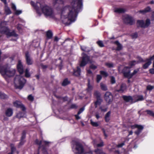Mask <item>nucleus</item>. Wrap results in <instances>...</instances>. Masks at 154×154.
I'll return each instance as SVG.
<instances>
[{
	"label": "nucleus",
	"instance_id": "393cba45",
	"mask_svg": "<svg viewBox=\"0 0 154 154\" xmlns=\"http://www.w3.org/2000/svg\"><path fill=\"white\" fill-rule=\"evenodd\" d=\"M46 36L48 39H51L53 36V33L51 30H48L46 32Z\"/></svg>",
	"mask_w": 154,
	"mask_h": 154
},
{
	"label": "nucleus",
	"instance_id": "49530a36",
	"mask_svg": "<svg viewBox=\"0 0 154 154\" xmlns=\"http://www.w3.org/2000/svg\"><path fill=\"white\" fill-rule=\"evenodd\" d=\"M14 11V14L16 15H18L22 13V11L21 10H17V9Z\"/></svg>",
	"mask_w": 154,
	"mask_h": 154
},
{
	"label": "nucleus",
	"instance_id": "58836bf2",
	"mask_svg": "<svg viewBox=\"0 0 154 154\" xmlns=\"http://www.w3.org/2000/svg\"><path fill=\"white\" fill-rule=\"evenodd\" d=\"M130 35L131 37L132 38H136L138 37V34L137 32H136L131 34Z\"/></svg>",
	"mask_w": 154,
	"mask_h": 154
},
{
	"label": "nucleus",
	"instance_id": "f03ea898",
	"mask_svg": "<svg viewBox=\"0 0 154 154\" xmlns=\"http://www.w3.org/2000/svg\"><path fill=\"white\" fill-rule=\"evenodd\" d=\"M26 82V80L23 77L18 76L14 78V85L16 89H22Z\"/></svg>",
	"mask_w": 154,
	"mask_h": 154
},
{
	"label": "nucleus",
	"instance_id": "bb28decb",
	"mask_svg": "<svg viewBox=\"0 0 154 154\" xmlns=\"http://www.w3.org/2000/svg\"><path fill=\"white\" fill-rule=\"evenodd\" d=\"M94 95L96 99H101V94L100 92L97 91H95L94 93Z\"/></svg>",
	"mask_w": 154,
	"mask_h": 154
},
{
	"label": "nucleus",
	"instance_id": "37998d69",
	"mask_svg": "<svg viewBox=\"0 0 154 154\" xmlns=\"http://www.w3.org/2000/svg\"><path fill=\"white\" fill-rule=\"evenodd\" d=\"M35 143L36 144L39 146V147H40H40H41V144L42 143V141H41V140L40 141V140H38V139H37L35 140Z\"/></svg>",
	"mask_w": 154,
	"mask_h": 154
},
{
	"label": "nucleus",
	"instance_id": "69168bd1",
	"mask_svg": "<svg viewBox=\"0 0 154 154\" xmlns=\"http://www.w3.org/2000/svg\"><path fill=\"white\" fill-rule=\"evenodd\" d=\"M84 107H82L81 108L79 111L78 112V115H80L81 113H82L84 110Z\"/></svg>",
	"mask_w": 154,
	"mask_h": 154
},
{
	"label": "nucleus",
	"instance_id": "f3484780",
	"mask_svg": "<svg viewBox=\"0 0 154 154\" xmlns=\"http://www.w3.org/2000/svg\"><path fill=\"white\" fill-rule=\"evenodd\" d=\"M151 11V8L149 6H148L144 8V9L139 11V12L143 14H144L146 13L150 12Z\"/></svg>",
	"mask_w": 154,
	"mask_h": 154
},
{
	"label": "nucleus",
	"instance_id": "79ce46f5",
	"mask_svg": "<svg viewBox=\"0 0 154 154\" xmlns=\"http://www.w3.org/2000/svg\"><path fill=\"white\" fill-rule=\"evenodd\" d=\"M97 44L100 47H104V45L103 42L101 41H99L97 42Z\"/></svg>",
	"mask_w": 154,
	"mask_h": 154
},
{
	"label": "nucleus",
	"instance_id": "423d86ee",
	"mask_svg": "<svg viewBox=\"0 0 154 154\" xmlns=\"http://www.w3.org/2000/svg\"><path fill=\"white\" fill-rule=\"evenodd\" d=\"M82 60L80 64V66L81 67H84L88 63H92L90 56L86 54L83 53L82 54Z\"/></svg>",
	"mask_w": 154,
	"mask_h": 154
},
{
	"label": "nucleus",
	"instance_id": "72a5a7b5",
	"mask_svg": "<svg viewBox=\"0 0 154 154\" xmlns=\"http://www.w3.org/2000/svg\"><path fill=\"white\" fill-rule=\"evenodd\" d=\"M5 11L7 14H10V9L9 8V7L8 6L7 4H5Z\"/></svg>",
	"mask_w": 154,
	"mask_h": 154
},
{
	"label": "nucleus",
	"instance_id": "473e14b6",
	"mask_svg": "<svg viewBox=\"0 0 154 154\" xmlns=\"http://www.w3.org/2000/svg\"><path fill=\"white\" fill-rule=\"evenodd\" d=\"M53 4L55 5L56 4H63V0H53Z\"/></svg>",
	"mask_w": 154,
	"mask_h": 154
},
{
	"label": "nucleus",
	"instance_id": "09e8293b",
	"mask_svg": "<svg viewBox=\"0 0 154 154\" xmlns=\"http://www.w3.org/2000/svg\"><path fill=\"white\" fill-rule=\"evenodd\" d=\"M104 145V143L102 140H101L100 143H98L97 144V147H101Z\"/></svg>",
	"mask_w": 154,
	"mask_h": 154
},
{
	"label": "nucleus",
	"instance_id": "39448f33",
	"mask_svg": "<svg viewBox=\"0 0 154 154\" xmlns=\"http://www.w3.org/2000/svg\"><path fill=\"white\" fill-rule=\"evenodd\" d=\"M39 4L42 12L45 16L50 17L53 16L54 11L51 7L46 5L42 6L40 3Z\"/></svg>",
	"mask_w": 154,
	"mask_h": 154
},
{
	"label": "nucleus",
	"instance_id": "7ed1b4c3",
	"mask_svg": "<svg viewBox=\"0 0 154 154\" xmlns=\"http://www.w3.org/2000/svg\"><path fill=\"white\" fill-rule=\"evenodd\" d=\"M72 144L73 145V147L75 148V149L76 151L75 152V154H84L85 150L82 143L78 141L73 140L72 141Z\"/></svg>",
	"mask_w": 154,
	"mask_h": 154
},
{
	"label": "nucleus",
	"instance_id": "c9c22d12",
	"mask_svg": "<svg viewBox=\"0 0 154 154\" xmlns=\"http://www.w3.org/2000/svg\"><path fill=\"white\" fill-rule=\"evenodd\" d=\"M7 96L5 94L0 92V98L2 99H5L7 98Z\"/></svg>",
	"mask_w": 154,
	"mask_h": 154
},
{
	"label": "nucleus",
	"instance_id": "bf43d9fd",
	"mask_svg": "<svg viewBox=\"0 0 154 154\" xmlns=\"http://www.w3.org/2000/svg\"><path fill=\"white\" fill-rule=\"evenodd\" d=\"M89 68L91 69L94 70L97 69V66L94 65L93 64H92L90 66Z\"/></svg>",
	"mask_w": 154,
	"mask_h": 154
},
{
	"label": "nucleus",
	"instance_id": "4d7b16f0",
	"mask_svg": "<svg viewBox=\"0 0 154 154\" xmlns=\"http://www.w3.org/2000/svg\"><path fill=\"white\" fill-rule=\"evenodd\" d=\"M77 107L78 106L76 104H71L70 106V109H76Z\"/></svg>",
	"mask_w": 154,
	"mask_h": 154
},
{
	"label": "nucleus",
	"instance_id": "dca6fc26",
	"mask_svg": "<svg viewBox=\"0 0 154 154\" xmlns=\"http://www.w3.org/2000/svg\"><path fill=\"white\" fill-rule=\"evenodd\" d=\"M18 35L16 33L14 30L10 32V40L16 41L18 38Z\"/></svg>",
	"mask_w": 154,
	"mask_h": 154
},
{
	"label": "nucleus",
	"instance_id": "5fc2aeb1",
	"mask_svg": "<svg viewBox=\"0 0 154 154\" xmlns=\"http://www.w3.org/2000/svg\"><path fill=\"white\" fill-rule=\"evenodd\" d=\"M136 62V61L135 60H132L131 61L129 62V64L131 67H132L135 65V63Z\"/></svg>",
	"mask_w": 154,
	"mask_h": 154
},
{
	"label": "nucleus",
	"instance_id": "c85d7f7f",
	"mask_svg": "<svg viewBox=\"0 0 154 154\" xmlns=\"http://www.w3.org/2000/svg\"><path fill=\"white\" fill-rule=\"evenodd\" d=\"M17 28L19 31V32L20 34H23V30L21 24H18L17 25Z\"/></svg>",
	"mask_w": 154,
	"mask_h": 154
},
{
	"label": "nucleus",
	"instance_id": "774afa93",
	"mask_svg": "<svg viewBox=\"0 0 154 154\" xmlns=\"http://www.w3.org/2000/svg\"><path fill=\"white\" fill-rule=\"evenodd\" d=\"M153 60H154V55L150 57L149 58H147L146 59V61H151Z\"/></svg>",
	"mask_w": 154,
	"mask_h": 154
},
{
	"label": "nucleus",
	"instance_id": "603ef678",
	"mask_svg": "<svg viewBox=\"0 0 154 154\" xmlns=\"http://www.w3.org/2000/svg\"><path fill=\"white\" fill-rule=\"evenodd\" d=\"M28 99L30 101H33L34 100V98L33 96L31 94L29 95L27 97Z\"/></svg>",
	"mask_w": 154,
	"mask_h": 154
},
{
	"label": "nucleus",
	"instance_id": "a211bd4d",
	"mask_svg": "<svg viewBox=\"0 0 154 154\" xmlns=\"http://www.w3.org/2000/svg\"><path fill=\"white\" fill-rule=\"evenodd\" d=\"M126 89V86L125 84L122 83L120 86V88L116 90V91L119 93H123Z\"/></svg>",
	"mask_w": 154,
	"mask_h": 154
},
{
	"label": "nucleus",
	"instance_id": "f257e3e1",
	"mask_svg": "<svg viewBox=\"0 0 154 154\" xmlns=\"http://www.w3.org/2000/svg\"><path fill=\"white\" fill-rule=\"evenodd\" d=\"M82 0H73L71 6H68L69 12L68 14V19L71 22L75 21L78 13L81 11L82 7Z\"/></svg>",
	"mask_w": 154,
	"mask_h": 154
},
{
	"label": "nucleus",
	"instance_id": "4468645a",
	"mask_svg": "<svg viewBox=\"0 0 154 154\" xmlns=\"http://www.w3.org/2000/svg\"><path fill=\"white\" fill-rule=\"evenodd\" d=\"M17 70L19 74L22 75L24 72V69L23 65L20 60H19L17 64Z\"/></svg>",
	"mask_w": 154,
	"mask_h": 154
},
{
	"label": "nucleus",
	"instance_id": "aec40b11",
	"mask_svg": "<svg viewBox=\"0 0 154 154\" xmlns=\"http://www.w3.org/2000/svg\"><path fill=\"white\" fill-rule=\"evenodd\" d=\"M81 70L80 68L79 67H77V69H74L73 75L77 77L79 76L80 75Z\"/></svg>",
	"mask_w": 154,
	"mask_h": 154
},
{
	"label": "nucleus",
	"instance_id": "ea45409f",
	"mask_svg": "<svg viewBox=\"0 0 154 154\" xmlns=\"http://www.w3.org/2000/svg\"><path fill=\"white\" fill-rule=\"evenodd\" d=\"M26 131L25 130L23 131L22 134V136L21 138V139L24 140L26 137Z\"/></svg>",
	"mask_w": 154,
	"mask_h": 154
},
{
	"label": "nucleus",
	"instance_id": "a878e982",
	"mask_svg": "<svg viewBox=\"0 0 154 154\" xmlns=\"http://www.w3.org/2000/svg\"><path fill=\"white\" fill-rule=\"evenodd\" d=\"M70 84V81H69L68 78L64 79L62 83V85L63 86H66Z\"/></svg>",
	"mask_w": 154,
	"mask_h": 154
},
{
	"label": "nucleus",
	"instance_id": "412c9836",
	"mask_svg": "<svg viewBox=\"0 0 154 154\" xmlns=\"http://www.w3.org/2000/svg\"><path fill=\"white\" fill-rule=\"evenodd\" d=\"M126 11V10L122 8H115L114 12L117 14H123Z\"/></svg>",
	"mask_w": 154,
	"mask_h": 154
},
{
	"label": "nucleus",
	"instance_id": "2eb2a0df",
	"mask_svg": "<svg viewBox=\"0 0 154 154\" xmlns=\"http://www.w3.org/2000/svg\"><path fill=\"white\" fill-rule=\"evenodd\" d=\"M0 32L2 34H5L7 35V37L10 36V30L8 27L6 26L1 27Z\"/></svg>",
	"mask_w": 154,
	"mask_h": 154
},
{
	"label": "nucleus",
	"instance_id": "8fccbe9b",
	"mask_svg": "<svg viewBox=\"0 0 154 154\" xmlns=\"http://www.w3.org/2000/svg\"><path fill=\"white\" fill-rule=\"evenodd\" d=\"M25 142V141L24 140L20 139V142L18 144L19 147H20V146L23 145L24 144Z\"/></svg>",
	"mask_w": 154,
	"mask_h": 154
},
{
	"label": "nucleus",
	"instance_id": "3c124183",
	"mask_svg": "<svg viewBox=\"0 0 154 154\" xmlns=\"http://www.w3.org/2000/svg\"><path fill=\"white\" fill-rule=\"evenodd\" d=\"M154 88V86L148 85L146 87V90L149 91H151Z\"/></svg>",
	"mask_w": 154,
	"mask_h": 154
},
{
	"label": "nucleus",
	"instance_id": "1a4fd4ad",
	"mask_svg": "<svg viewBox=\"0 0 154 154\" xmlns=\"http://www.w3.org/2000/svg\"><path fill=\"white\" fill-rule=\"evenodd\" d=\"M131 67H129L127 66H125L122 70L121 73L123 74V76L125 78H126L128 74H129L130 72H131ZM118 70L119 72H120V66H119L118 67Z\"/></svg>",
	"mask_w": 154,
	"mask_h": 154
},
{
	"label": "nucleus",
	"instance_id": "de8ad7c7",
	"mask_svg": "<svg viewBox=\"0 0 154 154\" xmlns=\"http://www.w3.org/2000/svg\"><path fill=\"white\" fill-rule=\"evenodd\" d=\"M91 124L94 127H97L99 126V125L97 122H93L91 120Z\"/></svg>",
	"mask_w": 154,
	"mask_h": 154
},
{
	"label": "nucleus",
	"instance_id": "13d9d810",
	"mask_svg": "<svg viewBox=\"0 0 154 154\" xmlns=\"http://www.w3.org/2000/svg\"><path fill=\"white\" fill-rule=\"evenodd\" d=\"M106 65L109 68H112L113 67V64L112 63H107Z\"/></svg>",
	"mask_w": 154,
	"mask_h": 154
},
{
	"label": "nucleus",
	"instance_id": "6ab92c4d",
	"mask_svg": "<svg viewBox=\"0 0 154 154\" xmlns=\"http://www.w3.org/2000/svg\"><path fill=\"white\" fill-rule=\"evenodd\" d=\"M122 98L126 102H132L133 100L132 97L130 96L123 95L122 96Z\"/></svg>",
	"mask_w": 154,
	"mask_h": 154
},
{
	"label": "nucleus",
	"instance_id": "052dcab7",
	"mask_svg": "<svg viewBox=\"0 0 154 154\" xmlns=\"http://www.w3.org/2000/svg\"><path fill=\"white\" fill-rule=\"evenodd\" d=\"M31 5L35 7V9L37 11L39 9V8L38 7H37L36 5L35 6V3L34 2L31 1Z\"/></svg>",
	"mask_w": 154,
	"mask_h": 154
},
{
	"label": "nucleus",
	"instance_id": "2f4dec72",
	"mask_svg": "<svg viewBox=\"0 0 154 154\" xmlns=\"http://www.w3.org/2000/svg\"><path fill=\"white\" fill-rule=\"evenodd\" d=\"M147 62L144 64L143 66V67L144 69H146L148 68L151 63L152 62L151 61H146Z\"/></svg>",
	"mask_w": 154,
	"mask_h": 154
},
{
	"label": "nucleus",
	"instance_id": "a18cd8bd",
	"mask_svg": "<svg viewBox=\"0 0 154 154\" xmlns=\"http://www.w3.org/2000/svg\"><path fill=\"white\" fill-rule=\"evenodd\" d=\"M135 74L133 72L131 73V72H130L128 74V75H127L126 78H128V79H131L132 77Z\"/></svg>",
	"mask_w": 154,
	"mask_h": 154
},
{
	"label": "nucleus",
	"instance_id": "0e129e2a",
	"mask_svg": "<svg viewBox=\"0 0 154 154\" xmlns=\"http://www.w3.org/2000/svg\"><path fill=\"white\" fill-rule=\"evenodd\" d=\"M122 49V46L121 44L117 45V47L116 48V50L117 51H120Z\"/></svg>",
	"mask_w": 154,
	"mask_h": 154
},
{
	"label": "nucleus",
	"instance_id": "20e7f679",
	"mask_svg": "<svg viewBox=\"0 0 154 154\" xmlns=\"http://www.w3.org/2000/svg\"><path fill=\"white\" fill-rule=\"evenodd\" d=\"M0 72L7 82H9L10 79V71L8 64L5 65L1 68Z\"/></svg>",
	"mask_w": 154,
	"mask_h": 154
},
{
	"label": "nucleus",
	"instance_id": "cd10ccee",
	"mask_svg": "<svg viewBox=\"0 0 154 154\" xmlns=\"http://www.w3.org/2000/svg\"><path fill=\"white\" fill-rule=\"evenodd\" d=\"M96 101L94 102V106L95 108L97 107V105H100L101 104L102 101L101 99H96Z\"/></svg>",
	"mask_w": 154,
	"mask_h": 154
},
{
	"label": "nucleus",
	"instance_id": "864d4df0",
	"mask_svg": "<svg viewBox=\"0 0 154 154\" xmlns=\"http://www.w3.org/2000/svg\"><path fill=\"white\" fill-rule=\"evenodd\" d=\"M110 82L111 84H114L116 83L115 78L114 76H112L111 77Z\"/></svg>",
	"mask_w": 154,
	"mask_h": 154
},
{
	"label": "nucleus",
	"instance_id": "f8f14e48",
	"mask_svg": "<svg viewBox=\"0 0 154 154\" xmlns=\"http://www.w3.org/2000/svg\"><path fill=\"white\" fill-rule=\"evenodd\" d=\"M25 58L26 63L27 65H30L33 64V60L31 57L30 54L28 51H26L25 53Z\"/></svg>",
	"mask_w": 154,
	"mask_h": 154
},
{
	"label": "nucleus",
	"instance_id": "9d476101",
	"mask_svg": "<svg viewBox=\"0 0 154 154\" xmlns=\"http://www.w3.org/2000/svg\"><path fill=\"white\" fill-rule=\"evenodd\" d=\"M104 99L106 103L110 104L113 101V96L112 93L109 91H106L104 96Z\"/></svg>",
	"mask_w": 154,
	"mask_h": 154
},
{
	"label": "nucleus",
	"instance_id": "ddd939ff",
	"mask_svg": "<svg viewBox=\"0 0 154 154\" xmlns=\"http://www.w3.org/2000/svg\"><path fill=\"white\" fill-rule=\"evenodd\" d=\"M14 106L17 108H20L23 111H25L26 108L20 101L16 100L13 103Z\"/></svg>",
	"mask_w": 154,
	"mask_h": 154
},
{
	"label": "nucleus",
	"instance_id": "9b49d317",
	"mask_svg": "<svg viewBox=\"0 0 154 154\" xmlns=\"http://www.w3.org/2000/svg\"><path fill=\"white\" fill-rule=\"evenodd\" d=\"M131 128L132 129L135 128H137V130L134 132V133L137 135H138L140 134L143 129V127L142 125L137 124L131 125Z\"/></svg>",
	"mask_w": 154,
	"mask_h": 154
},
{
	"label": "nucleus",
	"instance_id": "6e6552de",
	"mask_svg": "<svg viewBox=\"0 0 154 154\" xmlns=\"http://www.w3.org/2000/svg\"><path fill=\"white\" fill-rule=\"evenodd\" d=\"M123 20L125 23L130 25H133L134 23V20L133 17L128 14L123 17Z\"/></svg>",
	"mask_w": 154,
	"mask_h": 154
},
{
	"label": "nucleus",
	"instance_id": "c03bdc74",
	"mask_svg": "<svg viewBox=\"0 0 154 154\" xmlns=\"http://www.w3.org/2000/svg\"><path fill=\"white\" fill-rule=\"evenodd\" d=\"M137 101H142L144 99L142 95H138L137 96Z\"/></svg>",
	"mask_w": 154,
	"mask_h": 154
},
{
	"label": "nucleus",
	"instance_id": "e2e57ef3",
	"mask_svg": "<svg viewBox=\"0 0 154 154\" xmlns=\"http://www.w3.org/2000/svg\"><path fill=\"white\" fill-rule=\"evenodd\" d=\"M11 8L14 11L16 10V7L15 5L13 3L11 4Z\"/></svg>",
	"mask_w": 154,
	"mask_h": 154
},
{
	"label": "nucleus",
	"instance_id": "4be33fe9",
	"mask_svg": "<svg viewBox=\"0 0 154 154\" xmlns=\"http://www.w3.org/2000/svg\"><path fill=\"white\" fill-rule=\"evenodd\" d=\"M87 86L88 87L86 89L87 92L91 93V91L93 90V86L90 84V81L89 79L88 81Z\"/></svg>",
	"mask_w": 154,
	"mask_h": 154
},
{
	"label": "nucleus",
	"instance_id": "e433bc0d",
	"mask_svg": "<svg viewBox=\"0 0 154 154\" xmlns=\"http://www.w3.org/2000/svg\"><path fill=\"white\" fill-rule=\"evenodd\" d=\"M42 153L43 154H48V152L46 149V147L44 145H42Z\"/></svg>",
	"mask_w": 154,
	"mask_h": 154
},
{
	"label": "nucleus",
	"instance_id": "a19ab883",
	"mask_svg": "<svg viewBox=\"0 0 154 154\" xmlns=\"http://www.w3.org/2000/svg\"><path fill=\"white\" fill-rule=\"evenodd\" d=\"M102 79V76L100 75H97L96 82L97 83L100 82Z\"/></svg>",
	"mask_w": 154,
	"mask_h": 154
},
{
	"label": "nucleus",
	"instance_id": "680f3d73",
	"mask_svg": "<svg viewBox=\"0 0 154 154\" xmlns=\"http://www.w3.org/2000/svg\"><path fill=\"white\" fill-rule=\"evenodd\" d=\"M100 109L102 112H105L107 111V108L106 107L104 108H103L102 106H100Z\"/></svg>",
	"mask_w": 154,
	"mask_h": 154
},
{
	"label": "nucleus",
	"instance_id": "c756f323",
	"mask_svg": "<svg viewBox=\"0 0 154 154\" xmlns=\"http://www.w3.org/2000/svg\"><path fill=\"white\" fill-rule=\"evenodd\" d=\"M100 87L101 89L103 91H106L108 90L106 85L102 83H101L100 84Z\"/></svg>",
	"mask_w": 154,
	"mask_h": 154
},
{
	"label": "nucleus",
	"instance_id": "b1692460",
	"mask_svg": "<svg viewBox=\"0 0 154 154\" xmlns=\"http://www.w3.org/2000/svg\"><path fill=\"white\" fill-rule=\"evenodd\" d=\"M111 113V111L108 112L105 115L104 117V119L106 122H108L110 120L109 117Z\"/></svg>",
	"mask_w": 154,
	"mask_h": 154
},
{
	"label": "nucleus",
	"instance_id": "6e6d98bb",
	"mask_svg": "<svg viewBox=\"0 0 154 154\" xmlns=\"http://www.w3.org/2000/svg\"><path fill=\"white\" fill-rule=\"evenodd\" d=\"M5 116L7 117L10 116V109L8 108L6 111L5 112Z\"/></svg>",
	"mask_w": 154,
	"mask_h": 154
},
{
	"label": "nucleus",
	"instance_id": "4c0bfd02",
	"mask_svg": "<svg viewBox=\"0 0 154 154\" xmlns=\"http://www.w3.org/2000/svg\"><path fill=\"white\" fill-rule=\"evenodd\" d=\"M146 112H147L148 114L154 117V113L152 111L150 110H147L146 111Z\"/></svg>",
	"mask_w": 154,
	"mask_h": 154
},
{
	"label": "nucleus",
	"instance_id": "5701e85b",
	"mask_svg": "<svg viewBox=\"0 0 154 154\" xmlns=\"http://www.w3.org/2000/svg\"><path fill=\"white\" fill-rule=\"evenodd\" d=\"M11 145V144H10V147H11V149L10 154H18V151L17 150L15 147L12 146Z\"/></svg>",
	"mask_w": 154,
	"mask_h": 154
},
{
	"label": "nucleus",
	"instance_id": "0eeeda50",
	"mask_svg": "<svg viewBox=\"0 0 154 154\" xmlns=\"http://www.w3.org/2000/svg\"><path fill=\"white\" fill-rule=\"evenodd\" d=\"M137 23L138 25L137 27H140L142 28H145L148 27L151 24L150 21L149 19L147 18L145 21V23L143 20H138Z\"/></svg>",
	"mask_w": 154,
	"mask_h": 154
},
{
	"label": "nucleus",
	"instance_id": "7c9ffc66",
	"mask_svg": "<svg viewBox=\"0 0 154 154\" xmlns=\"http://www.w3.org/2000/svg\"><path fill=\"white\" fill-rule=\"evenodd\" d=\"M100 74L104 78H106L108 76V74L107 72L101 70L100 72Z\"/></svg>",
	"mask_w": 154,
	"mask_h": 154
},
{
	"label": "nucleus",
	"instance_id": "f704fd0d",
	"mask_svg": "<svg viewBox=\"0 0 154 154\" xmlns=\"http://www.w3.org/2000/svg\"><path fill=\"white\" fill-rule=\"evenodd\" d=\"M29 69L28 68L26 69L25 70V76L26 78H29L30 76V75L29 72Z\"/></svg>",
	"mask_w": 154,
	"mask_h": 154
},
{
	"label": "nucleus",
	"instance_id": "338daca9",
	"mask_svg": "<svg viewBox=\"0 0 154 154\" xmlns=\"http://www.w3.org/2000/svg\"><path fill=\"white\" fill-rule=\"evenodd\" d=\"M40 66L43 69H45L48 67V66L46 65H44L42 63L40 64Z\"/></svg>",
	"mask_w": 154,
	"mask_h": 154
}]
</instances>
